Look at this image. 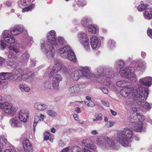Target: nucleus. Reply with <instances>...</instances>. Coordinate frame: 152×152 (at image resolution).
<instances>
[{
	"mask_svg": "<svg viewBox=\"0 0 152 152\" xmlns=\"http://www.w3.org/2000/svg\"><path fill=\"white\" fill-rule=\"evenodd\" d=\"M152 78L150 77H146L139 80V83L140 85L137 84L134 88L132 95L137 98V101L136 102L129 100L127 102V105H130L131 110L134 112L137 111V109L136 107H134V105L137 104L147 110L151 109V107L148 103L144 101L145 100L148 96V91L147 88H143L142 85L149 87L152 84Z\"/></svg>",
	"mask_w": 152,
	"mask_h": 152,
	"instance_id": "1",
	"label": "nucleus"
},
{
	"mask_svg": "<svg viewBox=\"0 0 152 152\" xmlns=\"http://www.w3.org/2000/svg\"><path fill=\"white\" fill-rule=\"evenodd\" d=\"M133 132L128 128H126L118 132L116 137V140L124 147H130L129 141L132 137Z\"/></svg>",
	"mask_w": 152,
	"mask_h": 152,
	"instance_id": "2",
	"label": "nucleus"
},
{
	"mask_svg": "<svg viewBox=\"0 0 152 152\" xmlns=\"http://www.w3.org/2000/svg\"><path fill=\"white\" fill-rule=\"evenodd\" d=\"M96 142L99 146L103 149L107 148L109 147L113 150L118 148V143L115 142L112 139L107 137H98L96 139Z\"/></svg>",
	"mask_w": 152,
	"mask_h": 152,
	"instance_id": "3",
	"label": "nucleus"
},
{
	"mask_svg": "<svg viewBox=\"0 0 152 152\" xmlns=\"http://www.w3.org/2000/svg\"><path fill=\"white\" fill-rule=\"evenodd\" d=\"M91 74L88 67L87 66L83 67L81 70L72 71V73H69L70 77L74 81H77L82 76L85 77L88 79H90Z\"/></svg>",
	"mask_w": 152,
	"mask_h": 152,
	"instance_id": "4",
	"label": "nucleus"
},
{
	"mask_svg": "<svg viewBox=\"0 0 152 152\" xmlns=\"http://www.w3.org/2000/svg\"><path fill=\"white\" fill-rule=\"evenodd\" d=\"M58 52L62 58H66L73 62H76L77 59L76 56L69 45H67L60 48Z\"/></svg>",
	"mask_w": 152,
	"mask_h": 152,
	"instance_id": "5",
	"label": "nucleus"
},
{
	"mask_svg": "<svg viewBox=\"0 0 152 152\" xmlns=\"http://www.w3.org/2000/svg\"><path fill=\"white\" fill-rule=\"evenodd\" d=\"M135 70L133 67H126L121 69L120 73L122 77L127 78L132 82H135L137 80L136 76L134 73Z\"/></svg>",
	"mask_w": 152,
	"mask_h": 152,
	"instance_id": "6",
	"label": "nucleus"
},
{
	"mask_svg": "<svg viewBox=\"0 0 152 152\" xmlns=\"http://www.w3.org/2000/svg\"><path fill=\"white\" fill-rule=\"evenodd\" d=\"M136 115L133 118L131 119V121L133 124L134 130L137 132H140L143 128V121L145 120V117L137 113H136Z\"/></svg>",
	"mask_w": 152,
	"mask_h": 152,
	"instance_id": "7",
	"label": "nucleus"
},
{
	"mask_svg": "<svg viewBox=\"0 0 152 152\" xmlns=\"http://www.w3.org/2000/svg\"><path fill=\"white\" fill-rule=\"evenodd\" d=\"M0 108L4 113L12 116L18 110L17 107L13 106L11 103L7 102L0 103Z\"/></svg>",
	"mask_w": 152,
	"mask_h": 152,
	"instance_id": "8",
	"label": "nucleus"
},
{
	"mask_svg": "<svg viewBox=\"0 0 152 152\" xmlns=\"http://www.w3.org/2000/svg\"><path fill=\"white\" fill-rule=\"evenodd\" d=\"M44 41L42 40L40 41L41 49H44L46 56L49 59L53 58L56 54V51L54 47L51 45H45Z\"/></svg>",
	"mask_w": 152,
	"mask_h": 152,
	"instance_id": "9",
	"label": "nucleus"
},
{
	"mask_svg": "<svg viewBox=\"0 0 152 152\" xmlns=\"http://www.w3.org/2000/svg\"><path fill=\"white\" fill-rule=\"evenodd\" d=\"M78 39L80 42L87 51L89 50L91 48L89 44V39L86 34L83 32H80L77 34Z\"/></svg>",
	"mask_w": 152,
	"mask_h": 152,
	"instance_id": "10",
	"label": "nucleus"
},
{
	"mask_svg": "<svg viewBox=\"0 0 152 152\" xmlns=\"http://www.w3.org/2000/svg\"><path fill=\"white\" fill-rule=\"evenodd\" d=\"M58 73L55 72V74H54L51 76H50L49 75H48L49 77H53L52 85L54 89L56 91L59 89V82L62 80V76Z\"/></svg>",
	"mask_w": 152,
	"mask_h": 152,
	"instance_id": "11",
	"label": "nucleus"
},
{
	"mask_svg": "<svg viewBox=\"0 0 152 152\" xmlns=\"http://www.w3.org/2000/svg\"><path fill=\"white\" fill-rule=\"evenodd\" d=\"M90 41L91 45L93 49H98L100 47L101 41L97 37L92 36L90 38Z\"/></svg>",
	"mask_w": 152,
	"mask_h": 152,
	"instance_id": "12",
	"label": "nucleus"
},
{
	"mask_svg": "<svg viewBox=\"0 0 152 152\" xmlns=\"http://www.w3.org/2000/svg\"><path fill=\"white\" fill-rule=\"evenodd\" d=\"M24 27L22 25H18L15 26L13 29L11 31V34L13 35H16L21 33L23 31L26 33V36L28 35L27 31L24 30Z\"/></svg>",
	"mask_w": 152,
	"mask_h": 152,
	"instance_id": "13",
	"label": "nucleus"
},
{
	"mask_svg": "<svg viewBox=\"0 0 152 152\" xmlns=\"http://www.w3.org/2000/svg\"><path fill=\"white\" fill-rule=\"evenodd\" d=\"M56 36V33L54 30L50 31L47 35L48 40L52 45L56 46L57 45Z\"/></svg>",
	"mask_w": 152,
	"mask_h": 152,
	"instance_id": "14",
	"label": "nucleus"
},
{
	"mask_svg": "<svg viewBox=\"0 0 152 152\" xmlns=\"http://www.w3.org/2000/svg\"><path fill=\"white\" fill-rule=\"evenodd\" d=\"M28 111L25 109H22L18 113V118L23 123H25L27 121L28 117Z\"/></svg>",
	"mask_w": 152,
	"mask_h": 152,
	"instance_id": "15",
	"label": "nucleus"
},
{
	"mask_svg": "<svg viewBox=\"0 0 152 152\" xmlns=\"http://www.w3.org/2000/svg\"><path fill=\"white\" fill-rule=\"evenodd\" d=\"M90 139H85L83 140L81 143L83 146L86 148L90 149L93 151H95L96 149V146L95 145L90 143Z\"/></svg>",
	"mask_w": 152,
	"mask_h": 152,
	"instance_id": "16",
	"label": "nucleus"
},
{
	"mask_svg": "<svg viewBox=\"0 0 152 152\" xmlns=\"http://www.w3.org/2000/svg\"><path fill=\"white\" fill-rule=\"evenodd\" d=\"M2 34L4 41L9 43H13L15 42L14 38L9 34L7 33V31H4Z\"/></svg>",
	"mask_w": 152,
	"mask_h": 152,
	"instance_id": "17",
	"label": "nucleus"
},
{
	"mask_svg": "<svg viewBox=\"0 0 152 152\" xmlns=\"http://www.w3.org/2000/svg\"><path fill=\"white\" fill-rule=\"evenodd\" d=\"M23 145L24 150L26 152H33L32 145L28 140H24L23 141Z\"/></svg>",
	"mask_w": 152,
	"mask_h": 152,
	"instance_id": "18",
	"label": "nucleus"
},
{
	"mask_svg": "<svg viewBox=\"0 0 152 152\" xmlns=\"http://www.w3.org/2000/svg\"><path fill=\"white\" fill-rule=\"evenodd\" d=\"M105 69V68L104 69L102 67L100 66L98 67L96 69L94 74L90 72V73L91 74V75L92 76L90 78L94 77H97L99 76L104 77L103 74L104 73V71Z\"/></svg>",
	"mask_w": 152,
	"mask_h": 152,
	"instance_id": "19",
	"label": "nucleus"
},
{
	"mask_svg": "<svg viewBox=\"0 0 152 152\" xmlns=\"http://www.w3.org/2000/svg\"><path fill=\"white\" fill-rule=\"evenodd\" d=\"M136 85L132 89L131 88H129L128 86L126 87V88L121 89L120 91V94L123 97H126L130 93V91H131L132 95L133 96H134L132 95V93L133 91L134 88V87L136 86Z\"/></svg>",
	"mask_w": 152,
	"mask_h": 152,
	"instance_id": "20",
	"label": "nucleus"
},
{
	"mask_svg": "<svg viewBox=\"0 0 152 152\" xmlns=\"http://www.w3.org/2000/svg\"><path fill=\"white\" fill-rule=\"evenodd\" d=\"M61 152H82V151L81 148L76 146L71 148H66L63 150Z\"/></svg>",
	"mask_w": 152,
	"mask_h": 152,
	"instance_id": "21",
	"label": "nucleus"
},
{
	"mask_svg": "<svg viewBox=\"0 0 152 152\" xmlns=\"http://www.w3.org/2000/svg\"><path fill=\"white\" fill-rule=\"evenodd\" d=\"M10 125L14 127H19L22 126V124L17 118L14 117L10 120Z\"/></svg>",
	"mask_w": 152,
	"mask_h": 152,
	"instance_id": "22",
	"label": "nucleus"
},
{
	"mask_svg": "<svg viewBox=\"0 0 152 152\" xmlns=\"http://www.w3.org/2000/svg\"><path fill=\"white\" fill-rule=\"evenodd\" d=\"M103 74L104 77L107 78H112L114 76V72L111 69L109 68H105Z\"/></svg>",
	"mask_w": 152,
	"mask_h": 152,
	"instance_id": "23",
	"label": "nucleus"
},
{
	"mask_svg": "<svg viewBox=\"0 0 152 152\" xmlns=\"http://www.w3.org/2000/svg\"><path fill=\"white\" fill-rule=\"evenodd\" d=\"M62 66L59 63H56L49 74V76H52L54 74H55V72H58L59 71L61 70Z\"/></svg>",
	"mask_w": 152,
	"mask_h": 152,
	"instance_id": "24",
	"label": "nucleus"
},
{
	"mask_svg": "<svg viewBox=\"0 0 152 152\" xmlns=\"http://www.w3.org/2000/svg\"><path fill=\"white\" fill-rule=\"evenodd\" d=\"M30 58V55L27 51L23 53L20 57V61L24 64H26Z\"/></svg>",
	"mask_w": 152,
	"mask_h": 152,
	"instance_id": "25",
	"label": "nucleus"
},
{
	"mask_svg": "<svg viewBox=\"0 0 152 152\" xmlns=\"http://www.w3.org/2000/svg\"><path fill=\"white\" fill-rule=\"evenodd\" d=\"M145 19L150 20L152 18V9L151 8H147L144 13Z\"/></svg>",
	"mask_w": 152,
	"mask_h": 152,
	"instance_id": "26",
	"label": "nucleus"
},
{
	"mask_svg": "<svg viewBox=\"0 0 152 152\" xmlns=\"http://www.w3.org/2000/svg\"><path fill=\"white\" fill-rule=\"evenodd\" d=\"M44 115L42 114H41L40 116H35L34 124V128L38 123H39L44 120Z\"/></svg>",
	"mask_w": 152,
	"mask_h": 152,
	"instance_id": "27",
	"label": "nucleus"
},
{
	"mask_svg": "<svg viewBox=\"0 0 152 152\" xmlns=\"http://www.w3.org/2000/svg\"><path fill=\"white\" fill-rule=\"evenodd\" d=\"M34 107L39 110H43L46 109L48 106L45 104L36 103L35 104Z\"/></svg>",
	"mask_w": 152,
	"mask_h": 152,
	"instance_id": "28",
	"label": "nucleus"
},
{
	"mask_svg": "<svg viewBox=\"0 0 152 152\" xmlns=\"http://www.w3.org/2000/svg\"><path fill=\"white\" fill-rule=\"evenodd\" d=\"M80 89L78 85H76L70 87L69 89V91L72 94H76L80 91Z\"/></svg>",
	"mask_w": 152,
	"mask_h": 152,
	"instance_id": "29",
	"label": "nucleus"
},
{
	"mask_svg": "<svg viewBox=\"0 0 152 152\" xmlns=\"http://www.w3.org/2000/svg\"><path fill=\"white\" fill-rule=\"evenodd\" d=\"M88 30L89 32L95 34L98 31L99 29L96 26L90 25L88 26Z\"/></svg>",
	"mask_w": 152,
	"mask_h": 152,
	"instance_id": "30",
	"label": "nucleus"
},
{
	"mask_svg": "<svg viewBox=\"0 0 152 152\" xmlns=\"http://www.w3.org/2000/svg\"><path fill=\"white\" fill-rule=\"evenodd\" d=\"M6 80L15 81L17 79V77H15L16 75L13 73L6 72Z\"/></svg>",
	"mask_w": 152,
	"mask_h": 152,
	"instance_id": "31",
	"label": "nucleus"
},
{
	"mask_svg": "<svg viewBox=\"0 0 152 152\" xmlns=\"http://www.w3.org/2000/svg\"><path fill=\"white\" fill-rule=\"evenodd\" d=\"M7 65L14 69H16L18 65V63L16 61L11 60L7 61Z\"/></svg>",
	"mask_w": 152,
	"mask_h": 152,
	"instance_id": "32",
	"label": "nucleus"
},
{
	"mask_svg": "<svg viewBox=\"0 0 152 152\" xmlns=\"http://www.w3.org/2000/svg\"><path fill=\"white\" fill-rule=\"evenodd\" d=\"M91 22L90 19L87 17L84 18L82 21L81 24L82 25L85 27H88L90 25L89 23Z\"/></svg>",
	"mask_w": 152,
	"mask_h": 152,
	"instance_id": "33",
	"label": "nucleus"
},
{
	"mask_svg": "<svg viewBox=\"0 0 152 152\" xmlns=\"http://www.w3.org/2000/svg\"><path fill=\"white\" fill-rule=\"evenodd\" d=\"M31 1L30 0H20L18 2V4L20 7L22 6H26L30 4Z\"/></svg>",
	"mask_w": 152,
	"mask_h": 152,
	"instance_id": "34",
	"label": "nucleus"
},
{
	"mask_svg": "<svg viewBox=\"0 0 152 152\" xmlns=\"http://www.w3.org/2000/svg\"><path fill=\"white\" fill-rule=\"evenodd\" d=\"M116 84L117 86L119 87H127L128 83L125 80H120L118 81Z\"/></svg>",
	"mask_w": 152,
	"mask_h": 152,
	"instance_id": "35",
	"label": "nucleus"
},
{
	"mask_svg": "<svg viewBox=\"0 0 152 152\" xmlns=\"http://www.w3.org/2000/svg\"><path fill=\"white\" fill-rule=\"evenodd\" d=\"M108 48L110 49H112L115 47L116 43L113 40L110 39L108 42Z\"/></svg>",
	"mask_w": 152,
	"mask_h": 152,
	"instance_id": "36",
	"label": "nucleus"
},
{
	"mask_svg": "<svg viewBox=\"0 0 152 152\" xmlns=\"http://www.w3.org/2000/svg\"><path fill=\"white\" fill-rule=\"evenodd\" d=\"M19 88L22 92H28L30 91V89L28 87L25 86L23 84L19 85Z\"/></svg>",
	"mask_w": 152,
	"mask_h": 152,
	"instance_id": "37",
	"label": "nucleus"
},
{
	"mask_svg": "<svg viewBox=\"0 0 152 152\" xmlns=\"http://www.w3.org/2000/svg\"><path fill=\"white\" fill-rule=\"evenodd\" d=\"M52 84L50 81H47L45 82L42 85V87L45 89H50L51 87Z\"/></svg>",
	"mask_w": 152,
	"mask_h": 152,
	"instance_id": "38",
	"label": "nucleus"
},
{
	"mask_svg": "<svg viewBox=\"0 0 152 152\" xmlns=\"http://www.w3.org/2000/svg\"><path fill=\"white\" fill-rule=\"evenodd\" d=\"M47 113L48 115L50 117H55L57 115L56 112L52 110H49L47 111Z\"/></svg>",
	"mask_w": 152,
	"mask_h": 152,
	"instance_id": "39",
	"label": "nucleus"
},
{
	"mask_svg": "<svg viewBox=\"0 0 152 152\" xmlns=\"http://www.w3.org/2000/svg\"><path fill=\"white\" fill-rule=\"evenodd\" d=\"M147 6V4H143L141 2V4L137 7V9L139 11H142L146 9Z\"/></svg>",
	"mask_w": 152,
	"mask_h": 152,
	"instance_id": "40",
	"label": "nucleus"
},
{
	"mask_svg": "<svg viewBox=\"0 0 152 152\" xmlns=\"http://www.w3.org/2000/svg\"><path fill=\"white\" fill-rule=\"evenodd\" d=\"M16 71L18 72V73L16 75L17 76H15V77H17V79L18 78L19 79L21 78V77L24 74V71L23 70L20 68L18 69Z\"/></svg>",
	"mask_w": 152,
	"mask_h": 152,
	"instance_id": "41",
	"label": "nucleus"
},
{
	"mask_svg": "<svg viewBox=\"0 0 152 152\" xmlns=\"http://www.w3.org/2000/svg\"><path fill=\"white\" fill-rule=\"evenodd\" d=\"M58 41L61 45H64L66 43V41L65 40L64 38L60 36L58 37H57Z\"/></svg>",
	"mask_w": 152,
	"mask_h": 152,
	"instance_id": "42",
	"label": "nucleus"
},
{
	"mask_svg": "<svg viewBox=\"0 0 152 152\" xmlns=\"http://www.w3.org/2000/svg\"><path fill=\"white\" fill-rule=\"evenodd\" d=\"M34 4H33L23 9L22 11L23 12L29 11H31L34 7Z\"/></svg>",
	"mask_w": 152,
	"mask_h": 152,
	"instance_id": "43",
	"label": "nucleus"
},
{
	"mask_svg": "<svg viewBox=\"0 0 152 152\" xmlns=\"http://www.w3.org/2000/svg\"><path fill=\"white\" fill-rule=\"evenodd\" d=\"M137 66L139 68H140L142 69H143L146 67V63L144 61H140L138 62Z\"/></svg>",
	"mask_w": 152,
	"mask_h": 152,
	"instance_id": "44",
	"label": "nucleus"
},
{
	"mask_svg": "<svg viewBox=\"0 0 152 152\" xmlns=\"http://www.w3.org/2000/svg\"><path fill=\"white\" fill-rule=\"evenodd\" d=\"M7 146H9L10 148L6 149L4 152H16L15 149L11 144H10V145H8Z\"/></svg>",
	"mask_w": 152,
	"mask_h": 152,
	"instance_id": "45",
	"label": "nucleus"
},
{
	"mask_svg": "<svg viewBox=\"0 0 152 152\" xmlns=\"http://www.w3.org/2000/svg\"><path fill=\"white\" fill-rule=\"evenodd\" d=\"M8 48L9 50L13 51L16 53H17L20 52V50L19 49L14 46H12L11 45L10 46L8 47Z\"/></svg>",
	"mask_w": 152,
	"mask_h": 152,
	"instance_id": "46",
	"label": "nucleus"
},
{
	"mask_svg": "<svg viewBox=\"0 0 152 152\" xmlns=\"http://www.w3.org/2000/svg\"><path fill=\"white\" fill-rule=\"evenodd\" d=\"M0 139L5 143L7 145H10V143L8 142L6 136L5 135H1L0 136Z\"/></svg>",
	"mask_w": 152,
	"mask_h": 152,
	"instance_id": "47",
	"label": "nucleus"
},
{
	"mask_svg": "<svg viewBox=\"0 0 152 152\" xmlns=\"http://www.w3.org/2000/svg\"><path fill=\"white\" fill-rule=\"evenodd\" d=\"M116 64L118 65L121 68L123 67L124 66L125 63L122 60H119L116 61Z\"/></svg>",
	"mask_w": 152,
	"mask_h": 152,
	"instance_id": "48",
	"label": "nucleus"
},
{
	"mask_svg": "<svg viewBox=\"0 0 152 152\" xmlns=\"http://www.w3.org/2000/svg\"><path fill=\"white\" fill-rule=\"evenodd\" d=\"M86 4V1L84 0H80L78 1L77 3V4L79 7L84 6Z\"/></svg>",
	"mask_w": 152,
	"mask_h": 152,
	"instance_id": "49",
	"label": "nucleus"
},
{
	"mask_svg": "<svg viewBox=\"0 0 152 152\" xmlns=\"http://www.w3.org/2000/svg\"><path fill=\"white\" fill-rule=\"evenodd\" d=\"M84 102L89 107H93L95 105L94 103L92 101L91 102L88 101H84Z\"/></svg>",
	"mask_w": 152,
	"mask_h": 152,
	"instance_id": "50",
	"label": "nucleus"
},
{
	"mask_svg": "<svg viewBox=\"0 0 152 152\" xmlns=\"http://www.w3.org/2000/svg\"><path fill=\"white\" fill-rule=\"evenodd\" d=\"M50 134L48 132H46L44 133V139L45 140H48L50 138Z\"/></svg>",
	"mask_w": 152,
	"mask_h": 152,
	"instance_id": "51",
	"label": "nucleus"
},
{
	"mask_svg": "<svg viewBox=\"0 0 152 152\" xmlns=\"http://www.w3.org/2000/svg\"><path fill=\"white\" fill-rule=\"evenodd\" d=\"M6 72H2L0 73V79L1 80H6Z\"/></svg>",
	"mask_w": 152,
	"mask_h": 152,
	"instance_id": "52",
	"label": "nucleus"
},
{
	"mask_svg": "<svg viewBox=\"0 0 152 152\" xmlns=\"http://www.w3.org/2000/svg\"><path fill=\"white\" fill-rule=\"evenodd\" d=\"M0 46L1 49H4L6 46V44L2 40H0Z\"/></svg>",
	"mask_w": 152,
	"mask_h": 152,
	"instance_id": "53",
	"label": "nucleus"
},
{
	"mask_svg": "<svg viewBox=\"0 0 152 152\" xmlns=\"http://www.w3.org/2000/svg\"><path fill=\"white\" fill-rule=\"evenodd\" d=\"M102 119V115L101 114H98L96 116V118L94 119L93 120L94 121H98L101 120Z\"/></svg>",
	"mask_w": 152,
	"mask_h": 152,
	"instance_id": "54",
	"label": "nucleus"
},
{
	"mask_svg": "<svg viewBox=\"0 0 152 152\" xmlns=\"http://www.w3.org/2000/svg\"><path fill=\"white\" fill-rule=\"evenodd\" d=\"M28 78V75L27 73H24V74H23V75H22V76L20 78H21V79L20 80H26Z\"/></svg>",
	"mask_w": 152,
	"mask_h": 152,
	"instance_id": "55",
	"label": "nucleus"
},
{
	"mask_svg": "<svg viewBox=\"0 0 152 152\" xmlns=\"http://www.w3.org/2000/svg\"><path fill=\"white\" fill-rule=\"evenodd\" d=\"M8 58H13L16 57V56L15 54L13 53L10 51L9 52L8 55Z\"/></svg>",
	"mask_w": 152,
	"mask_h": 152,
	"instance_id": "56",
	"label": "nucleus"
},
{
	"mask_svg": "<svg viewBox=\"0 0 152 152\" xmlns=\"http://www.w3.org/2000/svg\"><path fill=\"white\" fill-rule=\"evenodd\" d=\"M61 70V72L64 74H66L67 72L66 68L64 66H62L61 70Z\"/></svg>",
	"mask_w": 152,
	"mask_h": 152,
	"instance_id": "57",
	"label": "nucleus"
},
{
	"mask_svg": "<svg viewBox=\"0 0 152 152\" xmlns=\"http://www.w3.org/2000/svg\"><path fill=\"white\" fill-rule=\"evenodd\" d=\"M113 124V123L112 122L108 121L106 124V126L107 128L111 127Z\"/></svg>",
	"mask_w": 152,
	"mask_h": 152,
	"instance_id": "58",
	"label": "nucleus"
},
{
	"mask_svg": "<svg viewBox=\"0 0 152 152\" xmlns=\"http://www.w3.org/2000/svg\"><path fill=\"white\" fill-rule=\"evenodd\" d=\"M148 35L152 39V29H148L147 31Z\"/></svg>",
	"mask_w": 152,
	"mask_h": 152,
	"instance_id": "59",
	"label": "nucleus"
},
{
	"mask_svg": "<svg viewBox=\"0 0 152 152\" xmlns=\"http://www.w3.org/2000/svg\"><path fill=\"white\" fill-rule=\"evenodd\" d=\"M100 89L104 94H108V91L107 88H100Z\"/></svg>",
	"mask_w": 152,
	"mask_h": 152,
	"instance_id": "60",
	"label": "nucleus"
},
{
	"mask_svg": "<svg viewBox=\"0 0 152 152\" xmlns=\"http://www.w3.org/2000/svg\"><path fill=\"white\" fill-rule=\"evenodd\" d=\"M102 103L107 107L109 106V103L107 101H102Z\"/></svg>",
	"mask_w": 152,
	"mask_h": 152,
	"instance_id": "61",
	"label": "nucleus"
},
{
	"mask_svg": "<svg viewBox=\"0 0 152 152\" xmlns=\"http://www.w3.org/2000/svg\"><path fill=\"white\" fill-rule=\"evenodd\" d=\"M58 145L60 146L63 147L65 145V144L62 140H60L58 142Z\"/></svg>",
	"mask_w": 152,
	"mask_h": 152,
	"instance_id": "62",
	"label": "nucleus"
},
{
	"mask_svg": "<svg viewBox=\"0 0 152 152\" xmlns=\"http://www.w3.org/2000/svg\"><path fill=\"white\" fill-rule=\"evenodd\" d=\"M82 151H83V152H93L90 150V149H88L87 148H83V149H82ZM95 152H97L96 151V150H95Z\"/></svg>",
	"mask_w": 152,
	"mask_h": 152,
	"instance_id": "63",
	"label": "nucleus"
},
{
	"mask_svg": "<svg viewBox=\"0 0 152 152\" xmlns=\"http://www.w3.org/2000/svg\"><path fill=\"white\" fill-rule=\"evenodd\" d=\"M5 61V59L0 56V66H1L3 64Z\"/></svg>",
	"mask_w": 152,
	"mask_h": 152,
	"instance_id": "64",
	"label": "nucleus"
}]
</instances>
